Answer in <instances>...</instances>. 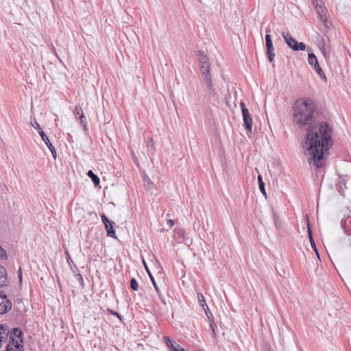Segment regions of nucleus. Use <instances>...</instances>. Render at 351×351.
I'll use <instances>...</instances> for the list:
<instances>
[{
  "mask_svg": "<svg viewBox=\"0 0 351 351\" xmlns=\"http://www.w3.org/2000/svg\"><path fill=\"white\" fill-rule=\"evenodd\" d=\"M310 243H311V245L312 248L314 250V251L316 252L317 255L319 256V254H318L314 240H311Z\"/></svg>",
  "mask_w": 351,
  "mask_h": 351,
  "instance_id": "24",
  "label": "nucleus"
},
{
  "mask_svg": "<svg viewBox=\"0 0 351 351\" xmlns=\"http://www.w3.org/2000/svg\"><path fill=\"white\" fill-rule=\"evenodd\" d=\"M198 60L199 62V69L203 79L206 82L207 87L209 90H213L212 77L210 72V68L208 62V58L202 53L198 55Z\"/></svg>",
  "mask_w": 351,
  "mask_h": 351,
  "instance_id": "3",
  "label": "nucleus"
},
{
  "mask_svg": "<svg viewBox=\"0 0 351 351\" xmlns=\"http://www.w3.org/2000/svg\"><path fill=\"white\" fill-rule=\"evenodd\" d=\"M283 38L288 46L294 51L306 49V45L303 43H298L290 34L282 32Z\"/></svg>",
  "mask_w": 351,
  "mask_h": 351,
  "instance_id": "5",
  "label": "nucleus"
},
{
  "mask_svg": "<svg viewBox=\"0 0 351 351\" xmlns=\"http://www.w3.org/2000/svg\"><path fill=\"white\" fill-rule=\"evenodd\" d=\"M101 219H102V221H103V223L104 224L110 223V221L108 219L106 215H104L101 216Z\"/></svg>",
  "mask_w": 351,
  "mask_h": 351,
  "instance_id": "26",
  "label": "nucleus"
},
{
  "mask_svg": "<svg viewBox=\"0 0 351 351\" xmlns=\"http://www.w3.org/2000/svg\"><path fill=\"white\" fill-rule=\"evenodd\" d=\"M9 334V328L6 325H0V347L6 342Z\"/></svg>",
  "mask_w": 351,
  "mask_h": 351,
  "instance_id": "12",
  "label": "nucleus"
},
{
  "mask_svg": "<svg viewBox=\"0 0 351 351\" xmlns=\"http://www.w3.org/2000/svg\"><path fill=\"white\" fill-rule=\"evenodd\" d=\"M167 224L169 226V227H173L174 226V221L172 219H167Z\"/></svg>",
  "mask_w": 351,
  "mask_h": 351,
  "instance_id": "27",
  "label": "nucleus"
},
{
  "mask_svg": "<svg viewBox=\"0 0 351 351\" xmlns=\"http://www.w3.org/2000/svg\"><path fill=\"white\" fill-rule=\"evenodd\" d=\"M8 282L7 273L3 266H0V287L6 285Z\"/></svg>",
  "mask_w": 351,
  "mask_h": 351,
  "instance_id": "13",
  "label": "nucleus"
},
{
  "mask_svg": "<svg viewBox=\"0 0 351 351\" xmlns=\"http://www.w3.org/2000/svg\"><path fill=\"white\" fill-rule=\"evenodd\" d=\"M130 287L134 291H137L138 289V283L134 278H132L130 280Z\"/></svg>",
  "mask_w": 351,
  "mask_h": 351,
  "instance_id": "22",
  "label": "nucleus"
},
{
  "mask_svg": "<svg viewBox=\"0 0 351 351\" xmlns=\"http://www.w3.org/2000/svg\"><path fill=\"white\" fill-rule=\"evenodd\" d=\"M320 20L326 23L328 18V11L322 0H312Z\"/></svg>",
  "mask_w": 351,
  "mask_h": 351,
  "instance_id": "6",
  "label": "nucleus"
},
{
  "mask_svg": "<svg viewBox=\"0 0 351 351\" xmlns=\"http://www.w3.org/2000/svg\"><path fill=\"white\" fill-rule=\"evenodd\" d=\"M55 123H56V125H58V119H56V120H55Z\"/></svg>",
  "mask_w": 351,
  "mask_h": 351,
  "instance_id": "33",
  "label": "nucleus"
},
{
  "mask_svg": "<svg viewBox=\"0 0 351 351\" xmlns=\"http://www.w3.org/2000/svg\"><path fill=\"white\" fill-rule=\"evenodd\" d=\"M152 282H153L154 287V288H155V289H156V292H157L158 294H160L159 289H158V286H157L156 283V282H155V281L154 280V279H152Z\"/></svg>",
  "mask_w": 351,
  "mask_h": 351,
  "instance_id": "28",
  "label": "nucleus"
},
{
  "mask_svg": "<svg viewBox=\"0 0 351 351\" xmlns=\"http://www.w3.org/2000/svg\"><path fill=\"white\" fill-rule=\"evenodd\" d=\"M163 339L167 346L172 351H178V346H180V345L173 343L169 337L165 336L163 337Z\"/></svg>",
  "mask_w": 351,
  "mask_h": 351,
  "instance_id": "14",
  "label": "nucleus"
},
{
  "mask_svg": "<svg viewBox=\"0 0 351 351\" xmlns=\"http://www.w3.org/2000/svg\"><path fill=\"white\" fill-rule=\"evenodd\" d=\"M332 130L327 123H321L308 128L302 144L305 154L313 160L315 165L322 167L324 156L332 145Z\"/></svg>",
  "mask_w": 351,
  "mask_h": 351,
  "instance_id": "1",
  "label": "nucleus"
},
{
  "mask_svg": "<svg viewBox=\"0 0 351 351\" xmlns=\"http://www.w3.org/2000/svg\"><path fill=\"white\" fill-rule=\"evenodd\" d=\"M320 49H321V50H322V53L324 54V56L325 57H326V56H327V53H326V49H325V47H324V45H323L322 47H320Z\"/></svg>",
  "mask_w": 351,
  "mask_h": 351,
  "instance_id": "29",
  "label": "nucleus"
},
{
  "mask_svg": "<svg viewBox=\"0 0 351 351\" xmlns=\"http://www.w3.org/2000/svg\"><path fill=\"white\" fill-rule=\"evenodd\" d=\"M36 123L37 125V128L38 129V133H39L42 140L45 143L46 145L48 147V148L51 152L53 156H54V154H56L55 147L51 143V142L49 140V138L45 134V133L43 131V130L41 129V128H40V125L38 124V123L36 122Z\"/></svg>",
  "mask_w": 351,
  "mask_h": 351,
  "instance_id": "11",
  "label": "nucleus"
},
{
  "mask_svg": "<svg viewBox=\"0 0 351 351\" xmlns=\"http://www.w3.org/2000/svg\"><path fill=\"white\" fill-rule=\"evenodd\" d=\"M12 308V303L7 296L0 291V315L8 313Z\"/></svg>",
  "mask_w": 351,
  "mask_h": 351,
  "instance_id": "9",
  "label": "nucleus"
},
{
  "mask_svg": "<svg viewBox=\"0 0 351 351\" xmlns=\"http://www.w3.org/2000/svg\"><path fill=\"white\" fill-rule=\"evenodd\" d=\"M241 110H242V114H243L244 125L245 127V129L248 132H251L252 127V119L250 116L249 110L246 108L244 103L241 104Z\"/></svg>",
  "mask_w": 351,
  "mask_h": 351,
  "instance_id": "8",
  "label": "nucleus"
},
{
  "mask_svg": "<svg viewBox=\"0 0 351 351\" xmlns=\"http://www.w3.org/2000/svg\"><path fill=\"white\" fill-rule=\"evenodd\" d=\"M36 122H37V121H34V123H32V126H33L34 128H36V129L38 131V128H37V125H36Z\"/></svg>",
  "mask_w": 351,
  "mask_h": 351,
  "instance_id": "31",
  "label": "nucleus"
},
{
  "mask_svg": "<svg viewBox=\"0 0 351 351\" xmlns=\"http://www.w3.org/2000/svg\"><path fill=\"white\" fill-rule=\"evenodd\" d=\"M208 319L210 321V328L212 331V337L213 338H215L217 337V332L216 329L217 328L216 324L215 323V321L213 319H210V317L208 315Z\"/></svg>",
  "mask_w": 351,
  "mask_h": 351,
  "instance_id": "16",
  "label": "nucleus"
},
{
  "mask_svg": "<svg viewBox=\"0 0 351 351\" xmlns=\"http://www.w3.org/2000/svg\"><path fill=\"white\" fill-rule=\"evenodd\" d=\"M74 114L76 117H79L80 115L84 114L82 107L80 105H76L74 108Z\"/></svg>",
  "mask_w": 351,
  "mask_h": 351,
  "instance_id": "20",
  "label": "nucleus"
},
{
  "mask_svg": "<svg viewBox=\"0 0 351 351\" xmlns=\"http://www.w3.org/2000/svg\"><path fill=\"white\" fill-rule=\"evenodd\" d=\"M204 311H205V312H206V314H208V312H206V309H205V308H204ZM208 315H207V316H208Z\"/></svg>",
  "mask_w": 351,
  "mask_h": 351,
  "instance_id": "35",
  "label": "nucleus"
},
{
  "mask_svg": "<svg viewBox=\"0 0 351 351\" xmlns=\"http://www.w3.org/2000/svg\"><path fill=\"white\" fill-rule=\"evenodd\" d=\"M78 119L80 120V124L83 126V128L85 130H86L87 123L84 114H82L81 115H80Z\"/></svg>",
  "mask_w": 351,
  "mask_h": 351,
  "instance_id": "21",
  "label": "nucleus"
},
{
  "mask_svg": "<svg viewBox=\"0 0 351 351\" xmlns=\"http://www.w3.org/2000/svg\"><path fill=\"white\" fill-rule=\"evenodd\" d=\"M105 228L107 231L108 236L111 237H114L115 232L113 230V226L110 222L105 224Z\"/></svg>",
  "mask_w": 351,
  "mask_h": 351,
  "instance_id": "17",
  "label": "nucleus"
},
{
  "mask_svg": "<svg viewBox=\"0 0 351 351\" xmlns=\"http://www.w3.org/2000/svg\"><path fill=\"white\" fill-rule=\"evenodd\" d=\"M308 62L310 65L313 66L315 71L316 73L325 80H326V75L322 70V69L319 65L317 59L314 53H310L308 56Z\"/></svg>",
  "mask_w": 351,
  "mask_h": 351,
  "instance_id": "7",
  "label": "nucleus"
},
{
  "mask_svg": "<svg viewBox=\"0 0 351 351\" xmlns=\"http://www.w3.org/2000/svg\"><path fill=\"white\" fill-rule=\"evenodd\" d=\"M265 42H266V47H267V53L268 55V59L270 62H272L274 57V48L272 44L271 36L269 34H267L265 36Z\"/></svg>",
  "mask_w": 351,
  "mask_h": 351,
  "instance_id": "10",
  "label": "nucleus"
},
{
  "mask_svg": "<svg viewBox=\"0 0 351 351\" xmlns=\"http://www.w3.org/2000/svg\"><path fill=\"white\" fill-rule=\"evenodd\" d=\"M258 181L259 184V188L262 193L265 196L266 195V191L265 189V184L263 181L262 176L261 175L258 176Z\"/></svg>",
  "mask_w": 351,
  "mask_h": 351,
  "instance_id": "18",
  "label": "nucleus"
},
{
  "mask_svg": "<svg viewBox=\"0 0 351 351\" xmlns=\"http://www.w3.org/2000/svg\"><path fill=\"white\" fill-rule=\"evenodd\" d=\"M22 331L19 328H14L10 336V341L6 347V351H22L23 338Z\"/></svg>",
  "mask_w": 351,
  "mask_h": 351,
  "instance_id": "4",
  "label": "nucleus"
},
{
  "mask_svg": "<svg viewBox=\"0 0 351 351\" xmlns=\"http://www.w3.org/2000/svg\"><path fill=\"white\" fill-rule=\"evenodd\" d=\"M78 276H79V278H80L81 280H82V275H81V274H78Z\"/></svg>",
  "mask_w": 351,
  "mask_h": 351,
  "instance_id": "34",
  "label": "nucleus"
},
{
  "mask_svg": "<svg viewBox=\"0 0 351 351\" xmlns=\"http://www.w3.org/2000/svg\"><path fill=\"white\" fill-rule=\"evenodd\" d=\"M197 299L200 305L202 306L203 308H204V306H206V302L203 294L201 293H198Z\"/></svg>",
  "mask_w": 351,
  "mask_h": 351,
  "instance_id": "19",
  "label": "nucleus"
},
{
  "mask_svg": "<svg viewBox=\"0 0 351 351\" xmlns=\"http://www.w3.org/2000/svg\"><path fill=\"white\" fill-rule=\"evenodd\" d=\"M87 175L89 178H91L93 182L94 183V184L95 186H97L99 184L100 180H99V177L93 172V171L89 170L87 173Z\"/></svg>",
  "mask_w": 351,
  "mask_h": 351,
  "instance_id": "15",
  "label": "nucleus"
},
{
  "mask_svg": "<svg viewBox=\"0 0 351 351\" xmlns=\"http://www.w3.org/2000/svg\"><path fill=\"white\" fill-rule=\"evenodd\" d=\"M177 233L182 237H184V231L183 230H178Z\"/></svg>",
  "mask_w": 351,
  "mask_h": 351,
  "instance_id": "30",
  "label": "nucleus"
},
{
  "mask_svg": "<svg viewBox=\"0 0 351 351\" xmlns=\"http://www.w3.org/2000/svg\"><path fill=\"white\" fill-rule=\"evenodd\" d=\"M110 313L112 315H117V316H118V317H119V314H118V313L114 312V311H112V310H111V311H110Z\"/></svg>",
  "mask_w": 351,
  "mask_h": 351,
  "instance_id": "32",
  "label": "nucleus"
},
{
  "mask_svg": "<svg viewBox=\"0 0 351 351\" xmlns=\"http://www.w3.org/2000/svg\"><path fill=\"white\" fill-rule=\"evenodd\" d=\"M6 258V252L4 249H3L0 246V258Z\"/></svg>",
  "mask_w": 351,
  "mask_h": 351,
  "instance_id": "23",
  "label": "nucleus"
},
{
  "mask_svg": "<svg viewBox=\"0 0 351 351\" xmlns=\"http://www.w3.org/2000/svg\"><path fill=\"white\" fill-rule=\"evenodd\" d=\"M315 111V105L311 99H299L293 106V121L299 128H313Z\"/></svg>",
  "mask_w": 351,
  "mask_h": 351,
  "instance_id": "2",
  "label": "nucleus"
},
{
  "mask_svg": "<svg viewBox=\"0 0 351 351\" xmlns=\"http://www.w3.org/2000/svg\"><path fill=\"white\" fill-rule=\"evenodd\" d=\"M308 235L309 241L313 240V234H312V231H311L309 223H308Z\"/></svg>",
  "mask_w": 351,
  "mask_h": 351,
  "instance_id": "25",
  "label": "nucleus"
}]
</instances>
